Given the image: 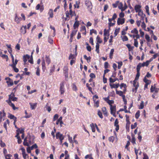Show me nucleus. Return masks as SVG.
Masks as SVG:
<instances>
[{
    "label": "nucleus",
    "instance_id": "29",
    "mask_svg": "<svg viewBox=\"0 0 159 159\" xmlns=\"http://www.w3.org/2000/svg\"><path fill=\"white\" fill-rule=\"evenodd\" d=\"M48 14L49 15L50 17L52 18L53 17V11L52 9H50Z\"/></svg>",
    "mask_w": 159,
    "mask_h": 159
},
{
    "label": "nucleus",
    "instance_id": "28",
    "mask_svg": "<svg viewBox=\"0 0 159 159\" xmlns=\"http://www.w3.org/2000/svg\"><path fill=\"white\" fill-rule=\"evenodd\" d=\"M114 51V49H111V50L110 54H109V57L111 59H112L113 58V55Z\"/></svg>",
    "mask_w": 159,
    "mask_h": 159
},
{
    "label": "nucleus",
    "instance_id": "62",
    "mask_svg": "<svg viewBox=\"0 0 159 159\" xmlns=\"http://www.w3.org/2000/svg\"><path fill=\"white\" fill-rule=\"evenodd\" d=\"M158 56V53L155 54L153 56V57L150 58V61H151L153 59H155Z\"/></svg>",
    "mask_w": 159,
    "mask_h": 159
},
{
    "label": "nucleus",
    "instance_id": "57",
    "mask_svg": "<svg viewBox=\"0 0 159 159\" xmlns=\"http://www.w3.org/2000/svg\"><path fill=\"white\" fill-rule=\"evenodd\" d=\"M119 3V1H116L115 3L112 4V6L114 8H116L118 6V4Z\"/></svg>",
    "mask_w": 159,
    "mask_h": 159
},
{
    "label": "nucleus",
    "instance_id": "24",
    "mask_svg": "<svg viewBox=\"0 0 159 159\" xmlns=\"http://www.w3.org/2000/svg\"><path fill=\"white\" fill-rule=\"evenodd\" d=\"M80 25L79 21H75L73 25L74 29H75L76 28H78Z\"/></svg>",
    "mask_w": 159,
    "mask_h": 159
},
{
    "label": "nucleus",
    "instance_id": "36",
    "mask_svg": "<svg viewBox=\"0 0 159 159\" xmlns=\"http://www.w3.org/2000/svg\"><path fill=\"white\" fill-rule=\"evenodd\" d=\"M27 137H25L24 139V142L23 143V144L24 146H29V144L27 142Z\"/></svg>",
    "mask_w": 159,
    "mask_h": 159
},
{
    "label": "nucleus",
    "instance_id": "41",
    "mask_svg": "<svg viewBox=\"0 0 159 159\" xmlns=\"http://www.w3.org/2000/svg\"><path fill=\"white\" fill-rule=\"evenodd\" d=\"M93 33H94L96 35H97V31L96 30L93 29L91 30L90 31V35H91Z\"/></svg>",
    "mask_w": 159,
    "mask_h": 159
},
{
    "label": "nucleus",
    "instance_id": "25",
    "mask_svg": "<svg viewBox=\"0 0 159 159\" xmlns=\"http://www.w3.org/2000/svg\"><path fill=\"white\" fill-rule=\"evenodd\" d=\"M116 93L117 94L122 97H123V96H125L123 94V92L121 91H118L117 89H116Z\"/></svg>",
    "mask_w": 159,
    "mask_h": 159
},
{
    "label": "nucleus",
    "instance_id": "39",
    "mask_svg": "<svg viewBox=\"0 0 159 159\" xmlns=\"http://www.w3.org/2000/svg\"><path fill=\"white\" fill-rule=\"evenodd\" d=\"M136 139L134 137V135H132V140L131 141V143L133 144H136L135 142Z\"/></svg>",
    "mask_w": 159,
    "mask_h": 159
},
{
    "label": "nucleus",
    "instance_id": "60",
    "mask_svg": "<svg viewBox=\"0 0 159 159\" xmlns=\"http://www.w3.org/2000/svg\"><path fill=\"white\" fill-rule=\"evenodd\" d=\"M145 38L148 42H150V37L148 35L146 34L145 35Z\"/></svg>",
    "mask_w": 159,
    "mask_h": 159
},
{
    "label": "nucleus",
    "instance_id": "49",
    "mask_svg": "<svg viewBox=\"0 0 159 159\" xmlns=\"http://www.w3.org/2000/svg\"><path fill=\"white\" fill-rule=\"evenodd\" d=\"M48 42L51 44H52L53 43V39L50 36L48 37Z\"/></svg>",
    "mask_w": 159,
    "mask_h": 159
},
{
    "label": "nucleus",
    "instance_id": "45",
    "mask_svg": "<svg viewBox=\"0 0 159 159\" xmlns=\"http://www.w3.org/2000/svg\"><path fill=\"white\" fill-rule=\"evenodd\" d=\"M18 61V60L17 59H16L15 60V61H13V62H12V64H10V66H16L17 64V62Z\"/></svg>",
    "mask_w": 159,
    "mask_h": 159
},
{
    "label": "nucleus",
    "instance_id": "21",
    "mask_svg": "<svg viewBox=\"0 0 159 159\" xmlns=\"http://www.w3.org/2000/svg\"><path fill=\"white\" fill-rule=\"evenodd\" d=\"M138 80L135 79V80L133 81V85L134 87H135V89H137L138 88V87L139 86V84L138 83L136 84L137 83V80Z\"/></svg>",
    "mask_w": 159,
    "mask_h": 159
},
{
    "label": "nucleus",
    "instance_id": "19",
    "mask_svg": "<svg viewBox=\"0 0 159 159\" xmlns=\"http://www.w3.org/2000/svg\"><path fill=\"white\" fill-rule=\"evenodd\" d=\"M21 20V17H18L17 16V14H16V16L15 18V21L17 23H19Z\"/></svg>",
    "mask_w": 159,
    "mask_h": 159
},
{
    "label": "nucleus",
    "instance_id": "10",
    "mask_svg": "<svg viewBox=\"0 0 159 159\" xmlns=\"http://www.w3.org/2000/svg\"><path fill=\"white\" fill-rule=\"evenodd\" d=\"M20 32L23 34H25L26 33V26H23L20 30Z\"/></svg>",
    "mask_w": 159,
    "mask_h": 159
},
{
    "label": "nucleus",
    "instance_id": "14",
    "mask_svg": "<svg viewBox=\"0 0 159 159\" xmlns=\"http://www.w3.org/2000/svg\"><path fill=\"white\" fill-rule=\"evenodd\" d=\"M30 58V55L28 54H26L24 55L23 56V61L24 63V64H25L27 61L28 59H29Z\"/></svg>",
    "mask_w": 159,
    "mask_h": 159
},
{
    "label": "nucleus",
    "instance_id": "59",
    "mask_svg": "<svg viewBox=\"0 0 159 159\" xmlns=\"http://www.w3.org/2000/svg\"><path fill=\"white\" fill-rule=\"evenodd\" d=\"M134 46L136 47H138V42L137 39H134Z\"/></svg>",
    "mask_w": 159,
    "mask_h": 159
},
{
    "label": "nucleus",
    "instance_id": "44",
    "mask_svg": "<svg viewBox=\"0 0 159 159\" xmlns=\"http://www.w3.org/2000/svg\"><path fill=\"white\" fill-rule=\"evenodd\" d=\"M131 32L132 34H137L139 33L138 30H137V29L136 28L132 30L131 31Z\"/></svg>",
    "mask_w": 159,
    "mask_h": 159
},
{
    "label": "nucleus",
    "instance_id": "5",
    "mask_svg": "<svg viewBox=\"0 0 159 159\" xmlns=\"http://www.w3.org/2000/svg\"><path fill=\"white\" fill-rule=\"evenodd\" d=\"M85 4L87 8L91 9L92 8V5L91 2L89 0H86L85 1Z\"/></svg>",
    "mask_w": 159,
    "mask_h": 159
},
{
    "label": "nucleus",
    "instance_id": "13",
    "mask_svg": "<svg viewBox=\"0 0 159 159\" xmlns=\"http://www.w3.org/2000/svg\"><path fill=\"white\" fill-rule=\"evenodd\" d=\"M102 111L104 116H107L108 113L105 107H103L102 108Z\"/></svg>",
    "mask_w": 159,
    "mask_h": 159
},
{
    "label": "nucleus",
    "instance_id": "55",
    "mask_svg": "<svg viewBox=\"0 0 159 159\" xmlns=\"http://www.w3.org/2000/svg\"><path fill=\"white\" fill-rule=\"evenodd\" d=\"M143 81L146 83H148V82H150V84L151 83V81L150 80H148L147 79L146 77H145L143 79Z\"/></svg>",
    "mask_w": 159,
    "mask_h": 159
},
{
    "label": "nucleus",
    "instance_id": "37",
    "mask_svg": "<svg viewBox=\"0 0 159 159\" xmlns=\"http://www.w3.org/2000/svg\"><path fill=\"white\" fill-rule=\"evenodd\" d=\"M99 44L98 43H96V51L98 53H99Z\"/></svg>",
    "mask_w": 159,
    "mask_h": 159
},
{
    "label": "nucleus",
    "instance_id": "56",
    "mask_svg": "<svg viewBox=\"0 0 159 159\" xmlns=\"http://www.w3.org/2000/svg\"><path fill=\"white\" fill-rule=\"evenodd\" d=\"M55 69V65H53V67L50 69V75H51L52 74V73L54 72Z\"/></svg>",
    "mask_w": 159,
    "mask_h": 159
},
{
    "label": "nucleus",
    "instance_id": "63",
    "mask_svg": "<svg viewBox=\"0 0 159 159\" xmlns=\"http://www.w3.org/2000/svg\"><path fill=\"white\" fill-rule=\"evenodd\" d=\"M144 107V102L143 101H141L140 105L139 107V109H143Z\"/></svg>",
    "mask_w": 159,
    "mask_h": 159
},
{
    "label": "nucleus",
    "instance_id": "32",
    "mask_svg": "<svg viewBox=\"0 0 159 159\" xmlns=\"http://www.w3.org/2000/svg\"><path fill=\"white\" fill-rule=\"evenodd\" d=\"M84 58L87 60L88 63H89L90 62L91 58L90 57H88L86 55H84Z\"/></svg>",
    "mask_w": 159,
    "mask_h": 159
},
{
    "label": "nucleus",
    "instance_id": "18",
    "mask_svg": "<svg viewBox=\"0 0 159 159\" xmlns=\"http://www.w3.org/2000/svg\"><path fill=\"white\" fill-rule=\"evenodd\" d=\"M109 85L111 89L113 88H117L119 86V84L118 83L116 84H110Z\"/></svg>",
    "mask_w": 159,
    "mask_h": 159
},
{
    "label": "nucleus",
    "instance_id": "30",
    "mask_svg": "<svg viewBox=\"0 0 159 159\" xmlns=\"http://www.w3.org/2000/svg\"><path fill=\"white\" fill-rule=\"evenodd\" d=\"M0 56L2 57L3 58L6 59H7V61L8 59V57L7 55L2 54V52H1L0 53Z\"/></svg>",
    "mask_w": 159,
    "mask_h": 159
},
{
    "label": "nucleus",
    "instance_id": "31",
    "mask_svg": "<svg viewBox=\"0 0 159 159\" xmlns=\"http://www.w3.org/2000/svg\"><path fill=\"white\" fill-rule=\"evenodd\" d=\"M96 40L97 41V43H98L99 44L102 42V40L98 35L97 36V37Z\"/></svg>",
    "mask_w": 159,
    "mask_h": 159
},
{
    "label": "nucleus",
    "instance_id": "38",
    "mask_svg": "<svg viewBox=\"0 0 159 159\" xmlns=\"http://www.w3.org/2000/svg\"><path fill=\"white\" fill-rule=\"evenodd\" d=\"M104 35L107 37H109V31L106 30V29H105L104 30Z\"/></svg>",
    "mask_w": 159,
    "mask_h": 159
},
{
    "label": "nucleus",
    "instance_id": "27",
    "mask_svg": "<svg viewBox=\"0 0 159 159\" xmlns=\"http://www.w3.org/2000/svg\"><path fill=\"white\" fill-rule=\"evenodd\" d=\"M126 46L127 47L129 51L133 50L134 48V47L131 46V45L129 44H126Z\"/></svg>",
    "mask_w": 159,
    "mask_h": 159
},
{
    "label": "nucleus",
    "instance_id": "52",
    "mask_svg": "<svg viewBox=\"0 0 159 159\" xmlns=\"http://www.w3.org/2000/svg\"><path fill=\"white\" fill-rule=\"evenodd\" d=\"M140 111L139 110L137 111L135 115V117L136 119H138L139 118L140 116Z\"/></svg>",
    "mask_w": 159,
    "mask_h": 159
},
{
    "label": "nucleus",
    "instance_id": "42",
    "mask_svg": "<svg viewBox=\"0 0 159 159\" xmlns=\"http://www.w3.org/2000/svg\"><path fill=\"white\" fill-rule=\"evenodd\" d=\"M120 28H119L118 29H116L115 30V32H114V35H115V37H116V36L119 33V31H120Z\"/></svg>",
    "mask_w": 159,
    "mask_h": 159
},
{
    "label": "nucleus",
    "instance_id": "7",
    "mask_svg": "<svg viewBox=\"0 0 159 159\" xmlns=\"http://www.w3.org/2000/svg\"><path fill=\"white\" fill-rule=\"evenodd\" d=\"M125 19L124 18H119L117 20V24L118 25H122L125 23Z\"/></svg>",
    "mask_w": 159,
    "mask_h": 159
},
{
    "label": "nucleus",
    "instance_id": "17",
    "mask_svg": "<svg viewBox=\"0 0 159 159\" xmlns=\"http://www.w3.org/2000/svg\"><path fill=\"white\" fill-rule=\"evenodd\" d=\"M111 113L112 114L113 112H116V106L115 105L110 106Z\"/></svg>",
    "mask_w": 159,
    "mask_h": 159
},
{
    "label": "nucleus",
    "instance_id": "1",
    "mask_svg": "<svg viewBox=\"0 0 159 159\" xmlns=\"http://www.w3.org/2000/svg\"><path fill=\"white\" fill-rule=\"evenodd\" d=\"M18 98L17 97H15V95L14 93L12 92L11 94L9 95V98L7 100H10L11 101H17Z\"/></svg>",
    "mask_w": 159,
    "mask_h": 159
},
{
    "label": "nucleus",
    "instance_id": "9",
    "mask_svg": "<svg viewBox=\"0 0 159 159\" xmlns=\"http://www.w3.org/2000/svg\"><path fill=\"white\" fill-rule=\"evenodd\" d=\"M6 102H7V103H8L9 106L12 107V109L14 110H15L16 109H18V107H16L14 104L10 100H6Z\"/></svg>",
    "mask_w": 159,
    "mask_h": 159
},
{
    "label": "nucleus",
    "instance_id": "15",
    "mask_svg": "<svg viewBox=\"0 0 159 159\" xmlns=\"http://www.w3.org/2000/svg\"><path fill=\"white\" fill-rule=\"evenodd\" d=\"M117 16L116 13H115L113 15L112 17L111 18H109L108 21L109 22H111L112 20H114V22H115L116 21H115V19L117 18Z\"/></svg>",
    "mask_w": 159,
    "mask_h": 159
},
{
    "label": "nucleus",
    "instance_id": "33",
    "mask_svg": "<svg viewBox=\"0 0 159 159\" xmlns=\"http://www.w3.org/2000/svg\"><path fill=\"white\" fill-rule=\"evenodd\" d=\"M93 101L94 103V106L97 107H98L99 106V101L98 100H96V99H94Z\"/></svg>",
    "mask_w": 159,
    "mask_h": 159
},
{
    "label": "nucleus",
    "instance_id": "43",
    "mask_svg": "<svg viewBox=\"0 0 159 159\" xmlns=\"http://www.w3.org/2000/svg\"><path fill=\"white\" fill-rule=\"evenodd\" d=\"M75 55L70 53L69 57V59H75Z\"/></svg>",
    "mask_w": 159,
    "mask_h": 159
},
{
    "label": "nucleus",
    "instance_id": "23",
    "mask_svg": "<svg viewBox=\"0 0 159 159\" xmlns=\"http://www.w3.org/2000/svg\"><path fill=\"white\" fill-rule=\"evenodd\" d=\"M123 87H124V89H123V92L125 93V91H126V86L125 84L124 83H122L120 85V88L122 89Z\"/></svg>",
    "mask_w": 159,
    "mask_h": 159
},
{
    "label": "nucleus",
    "instance_id": "46",
    "mask_svg": "<svg viewBox=\"0 0 159 159\" xmlns=\"http://www.w3.org/2000/svg\"><path fill=\"white\" fill-rule=\"evenodd\" d=\"M98 115L101 119H102L103 118L102 112L100 110H98Z\"/></svg>",
    "mask_w": 159,
    "mask_h": 159
},
{
    "label": "nucleus",
    "instance_id": "22",
    "mask_svg": "<svg viewBox=\"0 0 159 159\" xmlns=\"http://www.w3.org/2000/svg\"><path fill=\"white\" fill-rule=\"evenodd\" d=\"M76 30H73L72 31L70 35V40L71 39H72L73 37L75 35L76 33Z\"/></svg>",
    "mask_w": 159,
    "mask_h": 159
},
{
    "label": "nucleus",
    "instance_id": "35",
    "mask_svg": "<svg viewBox=\"0 0 159 159\" xmlns=\"http://www.w3.org/2000/svg\"><path fill=\"white\" fill-rule=\"evenodd\" d=\"M46 62L48 63V65H49L51 62V60L49 57V56H46Z\"/></svg>",
    "mask_w": 159,
    "mask_h": 159
},
{
    "label": "nucleus",
    "instance_id": "53",
    "mask_svg": "<svg viewBox=\"0 0 159 159\" xmlns=\"http://www.w3.org/2000/svg\"><path fill=\"white\" fill-rule=\"evenodd\" d=\"M72 89L73 91H76L77 90V87L74 83L72 84Z\"/></svg>",
    "mask_w": 159,
    "mask_h": 159
},
{
    "label": "nucleus",
    "instance_id": "2",
    "mask_svg": "<svg viewBox=\"0 0 159 159\" xmlns=\"http://www.w3.org/2000/svg\"><path fill=\"white\" fill-rule=\"evenodd\" d=\"M60 91L61 94H63L65 92V90L64 86V82H62L60 84Z\"/></svg>",
    "mask_w": 159,
    "mask_h": 159
},
{
    "label": "nucleus",
    "instance_id": "61",
    "mask_svg": "<svg viewBox=\"0 0 159 159\" xmlns=\"http://www.w3.org/2000/svg\"><path fill=\"white\" fill-rule=\"evenodd\" d=\"M122 39L123 41H127L128 40V37L125 35L124 36L122 37Z\"/></svg>",
    "mask_w": 159,
    "mask_h": 159
},
{
    "label": "nucleus",
    "instance_id": "16",
    "mask_svg": "<svg viewBox=\"0 0 159 159\" xmlns=\"http://www.w3.org/2000/svg\"><path fill=\"white\" fill-rule=\"evenodd\" d=\"M6 83L7 84L8 87L11 86L13 84V81L11 79H9V80H7Z\"/></svg>",
    "mask_w": 159,
    "mask_h": 159
},
{
    "label": "nucleus",
    "instance_id": "4",
    "mask_svg": "<svg viewBox=\"0 0 159 159\" xmlns=\"http://www.w3.org/2000/svg\"><path fill=\"white\" fill-rule=\"evenodd\" d=\"M63 73L66 77H67L68 75V68L67 66H65L63 68Z\"/></svg>",
    "mask_w": 159,
    "mask_h": 159
},
{
    "label": "nucleus",
    "instance_id": "11",
    "mask_svg": "<svg viewBox=\"0 0 159 159\" xmlns=\"http://www.w3.org/2000/svg\"><path fill=\"white\" fill-rule=\"evenodd\" d=\"M138 15L141 17V20L144 21V18H145L146 15L143 13V11L139 12Z\"/></svg>",
    "mask_w": 159,
    "mask_h": 159
},
{
    "label": "nucleus",
    "instance_id": "64",
    "mask_svg": "<svg viewBox=\"0 0 159 159\" xmlns=\"http://www.w3.org/2000/svg\"><path fill=\"white\" fill-rule=\"evenodd\" d=\"M62 116L60 117L58 119V120H57V121L56 122V124L57 125H58L59 124V123H60V122L62 120Z\"/></svg>",
    "mask_w": 159,
    "mask_h": 159
},
{
    "label": "nucleus",
    "instance_id": "51",
    "mask_svg": "<svg viewBox=\"0 0 159 159\" xmlns=\"http://www.w3.org/2000/svg\"><path fill=\"white\" fill-rule=\"evenodd\" d=\"M80 2L79 1H76L75 4L74 5V7L75 8H79V4Z\"/></svg>",
    "mask_w": 159,
    "mask_h": 159
},
{
    "label": "nucleus",
    "instance_id": "6",
    "mask_svg": "<svg viewBox=\"0 0 159 159\" xmlns=\"http://www.w3.org/2000/svg\"><path fill=\"white\" fill-rule=\"evenodd\" d=\"M6 116V113L3 110L2 111H0V123L2 121V120H4V119H2L3 117L5 116Z\"/></svg>",
    "mask_w": 159,
    "mask_h": 159
},
{
    "label": "nucleus",
    "instance_id": "48",
    "mask_svg": "<svg viewBox=\"0 0 159 159\" xmlns=\"http://www.w3.org/2000/svg\"><path fill=\"white\" fill-rule=\"evenodd\" d=\"M118 4V8L119 9L121 10H121L122 9L123 7V3L120 2H119Z\"/></svg>",
    "mask_w": 159,
    "mask_h": 159
},
{
    "label": "nucleus",
    "instance_id": "34",
    "mask_svg": "<svg viewBox=\"0 0 159 159\" xmlns=\"http://www.w3.org/2000/svg\"><path fill=\"white\" fill-rule=\"evenodd\" d=\"M90 126L91 127L92 131L93 132H94L95 131V126L94 125V124L92 123L90 124Z\"/></svg>",
    "mask_w": 159,
    "mask_h": 159
},
{
    "label": "nucleus",
    "instance_id": "50",
    "mask_svg": "<svg viewBox=\"0 0 159 159\" xmlns=\"http://www.w3.org/2000/svg\"><path fill=\"white\" fill-rule=\"evenodd\" d=\"M142 67L141 66V63H139L137 66V71H139L141 68Z\"/></svg>",
    "mask_w": 159,
    "mask_h": 159
},
{
    "label": "nucleus",
    "instance_id": "47",
    "mask_svg": "<svg viewBox=\"0 0 159 159\" xmlns=\"http://www.w3.org/2000/svg\"><path fill=\"white\" fill-rule=\"evenodd\" d=\"M8 117L10 119H13V120H15V119H17V118L14 115L10 114H9Z\"/></svg>",
    "mask_w": 159,
    "mask_h": 159
},
{
    "label": "nucleus",
    "instance_id": "8",
    "mask_svg": "<svg viewBox=\"0 0 159 159\" xmlns=\"http://www.w3.org/2000/svg\"><path fill=\"white\" fill-rule=\"evenodd\" d=\"M141 6L139 5H136L134 6V9L136 12H138L143 11L141 10Z\"/></svg>",
    "mask_w": 159,
    "mask_h": 159
},
{
    "label": "nucleus",
    "instance_id": "40",
    "mask_svg": "<svg viewBox=\"0 0 159 159\" xmlns=\"http://www.w3.org/2000/svg\"><path fill=\"white\" fill-rule=\"evenodd\" d=\"M69 13L71 17H72L73 16H76V14L75 12H73L72 10H70Z\"/></svg>",
    "mask_w": 159,
    "mask_h": 159
},
{
    "label": "nucleus",
    "instance_id": "26",
    "mask_svg": "<svg viewBox=\"0 0 159 159\" xmlns=\"http://www.w3.org/2000/svg\"><path fill=\"white\" fill-rule=\"evenodd\" d=\"M31 108L32 110L34 109L37 107V103H35L34 104L30 103Z\"/></svg>",
    "mask_w": 159,
    "mask_h": 159
},
{
    "label": "nucleus",
    "instance_id": "58",
    "mask_svg": "<svg viewBox=\"0 0 159 159\" xmlns=\"http://www.w3.org/2000/svg\"><path fill=\"white\" fill-rule=\"evenodd\" d=\"M13 69L14 71L16 73L18 72L19 71V69L16 68V66H10Z\"/></svg>",
    "mask_w": 159,
    "mask_h": 159
},
{
    "label": "nucleus",
    "instance_id": "3",
    "mask_svg": "<svg viewBox=\"0 0 159 159\" xmlns=\"http://www.w3.org/2000/svg\"><path fill=\"white\" fill-rule=\"evenodd\" d=\"M159 89L158 88H156V84H154V86L152 85L150 88V92L153 93L154 92L155 93H157L158 92Z\"/></svg>",
    "mask_w": 159,
    "mask_h": 159
},
{
    "label": "nucleus",
    "instance_id": "54",
    "mask_svg": "<svg viewBox=\"0 0 159 159\" xmlns=\"http://www.w3.org/2000/svg\"><path fill=\"white\" fill-rule=\"evenodd\" d=\"M115 138L113 136H111L109 138L108 140L110 142L113 143L114 140Z\"/></svg>",
    "mask_w": 159,
    "mask_h": 159
},
{
    "label": "nucleus",
    "instance_id": "12",
    "mask_svg": "<svg viewBox=\"0 0 159 159\" xmlns=\"http://www.w3.org/2000/svg\"><path fill=\"white\" fill-rule=\"evenodd\" d=\"M56 137L57 139H59L63 138H64V137L60 132H57L56 133Z\"/></svg>",
    "mask_w": 159,
    "mask_h": 159
},
{
    "label": "nucleus",
    "instance_id": "20",
    "mask_svg": "<svg viewBox=\"0 0 159 159\" xmlns=\"http://www.w3.org/2000/svg\"><path fill=\"white\" fill-rule=\"evenodd\" d=\"M151 61H147L145 62H143L142 63H141V66L142 67H143L144 66H147L149 64V62Z\"/></svg>",
    "mask_w": 159,
    "mask_h": 159
}]
</instances>
